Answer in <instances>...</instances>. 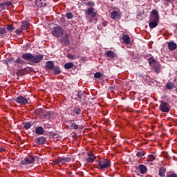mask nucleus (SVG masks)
<instances>
[{"instance_id":"1","label":"nucleus","mask_w":177,"mask_h":177,"mask_svg":"<svg viewBox=\"0 0 177 177\" xmlns=\"http://www.w3.org/2000/svg\"><path fill=\"white\" fill-rule=\"evenodd\" d=\"M22 58L24 60H28V62H30V63H39V62H41V60L44 59V55H35L34 54H31V53H25L24 55H22Z\"/></svg>"},{"instance_id":"2","label":"nucleus","mask_w":177,"mask_h":177,"mask_svg":"<svg viewBox=\"0 0 177 177\" xmlns=\"http://www.w3.org/2000/svg\"><path fill=\"white\" fill-rule=\"evenodd\" d=\"M111 167V162L109 159H101L98 160V169H107Z\"/></svg>"},{"instance_id":"3","label":"nucleus","mask_w":177,"mask_h":177,"mask_svg":"<svg viewBox=\"0 0 177 177\" xmlns=\"http://www.w3.org/2000/svg\"><path fill=\"white\" fill-rule=\"evenodd\" d=\"M63 32L64 30L60 26L54 27L52 30V34L56 38H60L63 35Z\"/></svg>"},{"instance_id":"4","label":"nucleus","mask_w":177,"mask_h":177,"mask_svg":"<svg viewBox=\"0 0 177 177\" xmlns=\"http://www.w3.org/2000/svg\"><path fill=\"white\" fill-rule=\"evenodd\" d=\"M159 110H160L162 113H169L171 106L167 102H161L159 106Z\"/></svg>"},{"instance_id":"5","label":"nucleus","mask_w":177,"mask_h":177,"mask_svg":"<svg viewBox=\"0 0 177 177\" xmlns=\"http://www.w3.org/2000/svg\"><path fill=\"white\" fill-rule=\"evenodd\" d=\"M59 41L64 45H68L70 44V34L65 32L62 37L59 39Z\"/></svg>"},{"instance_id":"6","label":"nucleus","mask_w":177,"mask_h":177,"mask_svg":"<svg viewBox=\"0 0 177 177\" xmlns=\"http://www.w3.org/2000/svg\"><path fill=\"white\" fill-rule=\"evenodd\" d=\"M35 162V157L34 156H27L24 158V160L21 161V164L22 165H27V164H32V162Z\"/></svg>"},{"instance_id":"7","label":"nucleus","mask_w":177,"mask_h":177,"mask_svg":"<svg viewBox=\"0 0 177 177\" xmlns=\"http://www.w3.org/2000/svg\"><path fill=\"white\" fill-rule=\"evenodd\" d=\"M150 20L153 21H160V15L157 10H153L151 11Z\"/></svg>"},{"instance_id":"8","label":"nucleus","mask_w":177,"mask_h":177,"mask_svg":"<svg viewBox=\"0 0 177 177\" xmlns=\"http://www.w3.org/2000/svg\"><path fill=\"white\" fill-rule=\"evenodd\" d=\"M16 102L19 103V104H28V100L27 98L23 97L22 95H19L16 98Z\"/></svg>"},{"instance_id":"9","label":"nucleus","mask_w":177,"mask_h":177,"mask_svg":"<svg viewBox=\"0 0 177 177\" xmlns=\"http://www.w3.org/2000/svg\"><path fill=\"white\" fill-rule=\"evenodd\" d=\"M111 19L113 20L118 19L120 20L121 19V14H120V11L113 10L111 12L110 15Z\"/></svg>"},{"instance_id":"10","label":"nucleus","mask_w":177,"mask_h":177,"mask_svg":"<svg viewBox=\"0 0 177 177\" xmlns=\"http://www.w3.org/2000/svg\"><path fill=\"white\" fill-rule=\"evenodd\" d=\"M71 161V158L70 157L67 158H60L55 160L56 164H64L65 162H70Z\"/></svg>"},{"instance_id":"11","label":"nucleus","mask_w":177,"mask_h":177,"mask_svg":"<svg viewBox=\"0 0 177 177\" xmlns=\"http://www.w3.org/2000/svg\"><path fill=\"white\" fill-rule=\"evenodd\" d=\"M87 156H88V158H86V160L89 164H92V162H93V161L96 160V156H95V154L92 153H88Z\"/></svg>"},{"instance_id":"12","label":"nucleus","mask_w":177,"mask_h":177,"mask_svg":"<svg viewBox=\"0 0 177 177\" xmlns=\"http://www.w3.org/2000/svg\"><path fill=\"white\" fill-rule=\"evenodd\" d=\"M5 35H8L6 37H10V35L8 34V32L5 28H0V38H3Z\"/></svg>"},{"instance_id":"13","label":"nucleus","mask_w":177,"mask_h":177,"mask_svg":"<svg viewBox=\"0 0 177 177\" xmlns=\"http://www.w3.org/2000/svg\"><path fill=\"white\" fill-rule=\"evenodd\" d=\"M46 142V140L45 139V137L41 136L36 138L35 142L37 143L38 145H44Z\"/></svg>"},{"instance_id":"14","label":"nucleus","mask_w":177,"mask_h":177,"mask_svg":"<svg viewBox=\"0 0 177 177\" xmlns=\"http://www.w3.org/2000/svg\"><path fill=\"white\" fill-rule=\"evenodd\" d=\"M149 26V28H151V30H153V28H156V27L158 26V21L150 20Z\"/></svg>"},{"instance_id":"15","label":"nucleus","mask_w":177,"mask_h":177,"mask_svg":"<svg viewBox=\"0 0 177 177\" xmlns=\"http://www.w3.org/2000/svg\"><path fill=\"white\" fill-rule=\"evenodd\" d=\"M106 55L107 57H109V59H114L115 57H117V55H115L112 50H108Z\"/></svg>"},{"instance_id":"16","label":"nucleus","mask_w":177,"mask_h":177,"mask_svg":"<svg viewBox=\"0 0 177 177\" xmlns=\"http://www.w3.org/2000/svg\"><path fill=\"white\" fill-rule=\"evenodd\" d=\"M70 129H78V124L74 123V120H69Z\"/></svg>"},{"instance_id":"17","label":"nucleus","mask_w":177,"mask_h":177,"mask_svg":"<svg viewBox=\"0 0 177 177\" xmlns=\"http://www.w3.org/2000/svg\"><path fill=\"white\" fill-rule=\"evenodd\" d=\"M29 27H30V23L27 21H24L21 26V30H28Z\"/></svg>"},{"instance_id":"18","label":"nucleus","mask_w":177,"mask_h":177,"mask_svg":"<svg viewBox=\"0 0 177 177\" xmlns=\"http://www.w3.org/2000/svg\"><path fill=\"white\" fill-rule=\"evenodd\" d=\"M168 48L169 50H175L177 48V45L176 43L171 41L168 44Z\"/></svg>"},{"instance_id":"19","label":"nucleus","mask_w":177,"mask_h":177,"mask_svg":"<svg viewBox=\"0 0 177 177\" xmlns=\"http://www.w3.org/2000/svg\"><path fill=\"white\" fill-rule=\"evenodd\" d=\"M122 39L124 42V44H127V45H129L131 44V39L129 38V35H126L122 37Z\"/></svg>"},{"instance_id":"20","label":"nucleus","mask_w":177,"mask_h":177,"mask_svg":"<svg viewBox=\"0 0 177 177\" xmlns=\"http://www.w3.org/2000/svg\"><path fill=\"white\" fill-rule=\"evenodd\" d=\"M138 169H140V174H146V171H147V168L146 167V166L143 165H140L138 167Z\"/></svg>"},{"instance_id":"21","label":"nucleus","mask_w":177,"mask_h":177,"mask_svg":"<svg viewBox=\"0 0 177 177\" xmlns=\"http://www.w3.org/2000/svg\"><path fill=\"white\" fill-rule=\"evenodd\" d=\"M35 132L37 135H42L44 132H45V130L41 127H37Z\"/></svg>"},{"instance_id":"22","label":"nucleus","mask_w":177,"mask_h":177,"mask_svg":"<svg viewBox=\"0 0 177 177\" xmlns=\"http://www.w3.org/2000/svg\"><path fill=\"white\" fill-rule=\"evenodd\" d=\"M76 97L77 100H79V102H81L82 100V97H84V93L81 92H76Z\"/></svg>"},{"instance_id":"23","label":"nucleus","mask_w":177,"mask_h":177,"mask_svg":"<svg viewBox=\"0 0 177 177\" xmlns=\"http://www.w3.org/2000/svg\"><path fill=\"white\" fill-rule=\"evenodd\" d=\"M5 62L6 64H7V66H9V64H15V63H16V59H15V58H10L6 60Z\"/></svg>"},{"instance_id":"24","label":"nucleus","mask_w":177,"mask_h":177,"mask_svg":"<svg viewBox=\"0 0 177 177\" xmlns=\"http://www.w3.org/2000/svg\"><path fill=\"white\" fill-rule=\"evenodd\" d=\"M54 66L55 65L53 64V62L48 61L46 63V67H47V68H48V70H53Z\"/></svg>"},{"instance_id":"25","label":"nucleus","mask_w":177,"mask_h":177,"mask_svg":"<svg viewBox=\"0 0 177 177\" xmlns=\"http://www.w3.org/2000/svg\"><path fill=\"white\" fill-rule=\"evenodd\" d=\"M64 67L66 70H70V68H73L74 67V64L72 62H68L65 64Z\"/></svg>"},{"instance_id":"26","label":"nucleus","mask_w":177,"mask_h":177,"mask_svg":"<svg viewBox=\"0 0 177 177\" xmlns=\"http://www.w3.org/2000/svg\"><path fill=\"white\" fill-rule=\"evenodd\" d=\"M174 86H175V85L172 82H167L166 84V88L169 90L174 89Z\"/></svg>"},{"instance_id":"27","label":"nucleus","mask_w":177,"mask_h":177,"mask_svg":"<svg viewBox=\"0 0 177 177\" xmlns=\"http://www.w3.org/2000/svg\"><path fill=\"white\" fill-rule=\"evenodd\" d=\"M155 71L156 73H160L161 72V65H160L159 63H156L155 66Z\"/></svg>"},{"instance_id":"28","label":"nucleus","mask_w":177,"mask_h":177,"mask_svg":"<svg viewBox=\"0 0 177 177\" xmlns=\"http://www.w3.org/2000/svg\"><path fill=\"white\" fill-rule=\"evenodd\" d=\"M6 30H7V31H9V32H11V31H13V30H15V26H13V25H7L6 26Z\"/></svg>"},{"instance_id":"29","label":"nucleus","mask_w":177,"mask_h":177,"mask_svg":"<svg viewBox=\"0 0 177 177\" xmlns=\"http://www.w3.org/2000/svg\"><path fill=\"white\" fill-rule=\"evenodd\" d=\"M35 5L38 8H42V6H44V4L42 3V0H36Z\"/></svg>"},{"instance_id":"30","label":"nucleus","mask_w":177,"mask_h":177,"mask_svg":"<svg viewBox=\"0 0 177 177\" xmlns=\"http://www.w3.org/2000/svg\"><path fill=\"white\" fill-rule=\"evenodd\" d=\"M148 62H149V64L152 66L153 63H156V59H154V57H150L149 59H148Z\"/></svg>"},{"instance_id":"31","label":"nucleus","mask_w":177,"mask_h":177,"mask_svg":"<svg viewBox=\"0 0 177 177\" xmlns=\"http://www.w3.org/2000/svg\"><path fill=\"white\" fill-rule=\"evenodd\" d=\"M159 175L160 176L164 177L165 176V169H160L159 170Z\"/></svg>"},{"instance_id":"32","label":"nucleus","mask_w":177,"mask_h":177,"mask_svg":"<svg viewBox=\"0 0 177 177\" xmlns=\"http://www.w3.org/2000/svg\"><path fill=\"white\" fill-rule=\"evenodd\" d=\"M61 71H60V68L59 67H55L54 68V73L57 75L58 74H60Z\"/></svg>"},{"instance_id":"33","label":"nucleus","mask_w":177,"mask_h":177,"mask_svg":"<svg viewBox=\"0 0 177 177\" xmlns=\"http://www.w3.org/2000/svg\"><path fill=\"white\" fill-rule=\"evenodd\" d=\"M93 10H95L93 8H88L87 10H86V15H92Z\"/></svg>"},{"instance_id":"34","label":"nucleus","mask_w":177,"mask_h":177,"mask_svg":"<svg viewBox=\"0 0 177 177\" xmlns=\"http://www.w3.org/2000/svg\"><path fill=\"white\" fill-rule=\"evenodd\" d=\"M23 29H21V28H19L18 29L16 30L15 32L17 35H21V32H23Z\"/></svg>"},{"instance_id":"35","label":"nucleus","mask_w":177,"mask_h":177,"mask_svg":"<svg viewBox=\"0 0 177 177\" xmlns=\"http://www.w3.org/2000/svg\"><path fill=\"white\" fill-rule=\"evenodd\" d=\"M67 57L68 59H71V60H75V59H77V57H75V56H74V55H73L71 54H68L67 55Z\"/></svg>"},{"instance_id":"36","label":"nucleus","mask_w":177,"mask_h":177,"mask_svg":"<svg viewBox=\"0 0 177 177\" xmlns=\"http://www.w3.org/2000/svg\"><path fill=\"white\" fill-rule=\"evenodd\" d=\"M154 160H156V157H154V156L153 155H149L148 156V161H154Z\"/></svg>"},{"instance_id":"37","label":"nucleus","mask_w":177,"mask_h":177,"mask_svg":"<svg viewBox=\"0 0 177 177\" xmlns=\"http://www.w3.org/2000/svg\"><path fill=\"white\" fill-rule=\"evenodd\" d=\"M24 125L26 129H30L31 128V124L30 123H24Z\"/></svg>"},{"instance_id":"38","label":"nucleus","mask_w":177,"mask_h":177,"mask_svg":"<svg viewBox=\"0 0 177 177\" xmlns=\"http://www.w3.org/2000/svg\"><path fill=\"white\" fill-rule=\"evenodd\" d=\"M73 111L76 114H81V109H80V108H75Z\"/></svg>"},{"instance_id":"39","label":"nucleus","mask_w":177,"mask_h":177,"mask_svg":"<svg viewBox=\"0 0 177 177\" xmlns=\"http://www.w3.org/2000/svg\"><path fill=\"white\" fill-rule=\"evenodd\" d=\"M94 77L95 78H100V77H102V73L97 72L96 73L94 74Z\"/></svg>"},{"instance_id":"40","label":"nucleus","mask_w":177,"mask_h":177,"mask_svg":"<svg viewBox=\"0 0 177 177\" xmlns=\"http://www.w3.org/2000/svg\"><path fill=\"white\" fill-rule=\"evenodd\" d=\"M143 156H145V153L142 151H138L137 153V157H143Z\"/></svg>"},{"instance_id":"41","label":"nucleus","mask_w":177,"mask_h":177,"mask_svg":"<svg viewBox=\"0 0 177 177\" xmlns=\"http://www.w3.org/2000/svg\"><path fill=\"white\" fill-rule=\"evenodd\" d=\"M66 17H67V19H72L73 18V13H71V12H69V13H67L66 14Z\"/></svg>"},{"instance_id":"42","label":"nucleus","mask_w":177,"mask_h":177,"mask_svg":"<svg viewBox=\"0 0 177 177\" xmlns=\"http://www.w3.org/2000/svg\"><path fill=\"white\" fill-rule=\"evenodd\" d=\"M6 6L5 3H0V9H3Z\"/></svg>"},{"instance_id":"43","label":"nucleus","mask_w":177,"mask_h":177,"mask_svg":"<svg viewBox=\"0 0 177 177\" xmlns=\"http://www.w3.org/2000/svg\"><path fill=\"white\" fill-rule=\"evenodd\" d=\"M166 177H177L176 174H169Z\"/></svg>"},{"instance_id":"44","label":"nucleus","mask_w":177,"mask_h":177,"mask_svg":"<svg viewBox=\"0 0 177 177\" xmlns=\"http://www.w3.org/2000/svg\"><path fill=\"white\" fill-rule=\"evenodd\" d=\"M5 4L6 5V6H10V5H12V1H7L6 3H5Z\"/></svg>"},{"instance_id":"45","label":"nucleus","mask_w":177,"mask_h":177,"mask_svg":"<svg viewBox=\"0 0 177 177\" xmlns=\"http://www.w3.org/2000/svg\"><path fill=\"white\" fill-rule=\"evenodd\" d=\"M97 13L96 12H92V14H91V16H92V17H96V16H97Z\"/></svg>"},{"instance_id":"46","label":"nucleus","mask_w":177,"mask_h":177,"mask_svg":"<svg viewBox=\"0 0 177 177\" xmlns=\"http://www.w3.org/2000/svg\"><path fill=\"white\" fill-rule=\"evenodd\" d=\"M102 26L103 27H106V26H107V22L106 21L102 22Z\"/></svg>"},{"instance_id":"47","label":"nucleus","mask_w":177,"mask_h":177,"mask_svg":"<svg viewBox=\"0 0 177 177\" xmlns=\"http://www.w3.org/2000/svg\"><path fill=\"white\" fill-rule=\"evenodd\" d=\"M15 63H20V58H17V59L15 60Z\"/></svg>"},{"instance_id":"48","label":"nucleus","mask_w":177,"mask_h":177,"mask_svg":"<svg viewBox=\"0 0 177 177\" xmlns=\"http://www.w3.org/2000/svg\"><path fill=\"white\" fill-rule=\"evenodd\" d=\"M165 2H171V0H165Z\"/></svg>"}]
</instances>
